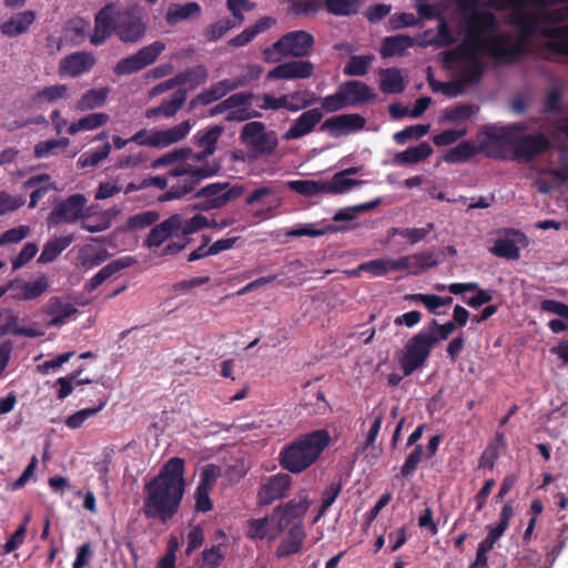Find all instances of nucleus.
Here are the masks:
<instances>
[{"instance_id": "obj_27", "label": "nucleus", "mask_w": 568, "mask_h": 568, "mask_svg": "<svg viewBox=\"0 0 568 568\" xmlns=\"http://www.w3.org/2000/svg\"><path fill=\"white\" fill-rule=\"evenodd\" d=\"M186 98L187 89H178L170 99L163 100L159 106L148 109L145 118L153 119L160 115L172 118L184 105Z\"/></svg>"}, {"instance_id": "obj_64", "label": "nucleus", "mask_w": 568, "mask_h": 568, "mask_svg": "<svg viewBox=\"0 0 568 568\" xmlns=\"http://www.w3.org/2000/svg\"><path fill=\"white\" fill-rule=\"evenodd\" d=\"M424 455V448L422 445H415L414 449L407 455L403 466L400 467V475L403 477H409L415 474L418 464L420 463Z\"/></svg>"}, {"instance_id": "obj_34", "label": "nucleus", "mask_w": 568, "mask_h": 568, "mask_svg": "<svg viewBox=\"0 0 568 568\" xmlns=\"http://www.w3.org/2000/svg\"><path fill=\"white\" fill-rule=\"evenodd\" d=\"M74 241L72 234L49 240L42 248L38 263L47 264L53 262Z\"/></svg>"}, {"instance_id": "obj_19", "label": "nucleus", "mask_w": 568, "mask_h": 568, "mask_svg": "<svg viewBox=\"0 0 568 568\" xmlns=\"http://www.w3.org/2000/svg\"><path fill=\"white\" fill-rule=\"evenodd\" d=\"M0 287L6 290V293L11 292L12 297L16 300L30 301L41 296L48 290V280L44 275L34 282L16 278Z\"/></svg>"}, {"instance_id": "obj_31", "label": "nucleus", "mask_w": 568, "mask_h": 568, "mask_svg": "<svg viewBox=\"0 0 568 568\" xmlns=\"http://www.w3.org/2000/svg\"><path fill=\"white\" fill-rule=\"evenodd\" d=\"M36 20V13L32 10L19 12L0 24L1 32L7 37H18L28 31Z\"/></svg>"}, {"instance_id": "obj_26", "label": "nucleus", "mask_w": 568, "mask_h": 568, "mask_svg": "<svg viewBox=\"0 0 568 568\" xmlns=\"http://www.w3.org/2000/svg\"><path fill=\"white\" fill-rule=\"evenodd\" d=\"M306 534L302 521H296L290 528L287 536L283 539L276 549L278 558L288 557L300 552L303 548Z\"/></svg>"}, {"instance_id": "obj_36", "label": "nucleus", "mask_w": 568, "mask_h": 568, "mask_svg": "<svg viewBox=\"0 0 568 568\" xmlns=\"http://www.w3.org/2000/svg\"><path fill=\"white\" fill-rule=\"evenodd\" d=\"M109 94V87L90 89L75 102V109L78 111H90L101 108L105 104Z\"/></svg>"}, {"instance_id": "obj_1", "label": "nucleus", "mask_w": 568, "mask_h": 568, "mask_svg": "<svg viewBox=\"0 0 568 568\" xmlns=\"http://www.w3.org/2000/svg\"><path fill=\"white\" fill-rule=\"evenodd\" d=\"M458 8L464 13L466 23L465 37L462 44L466 51L480 53L486 50L498 63H514L526 53L524 44L519 41L506 45V38L493 34L498 29V21L489 11H478L483 0H456Z\"/></svg>"}, {"instance_id": "obj_52", "label": "nucleus", "mask_w": 568, "mask_h": 568, "mask_svg": "<svg viewBox=\"0 0 568 568\" xmlns=\"http://www.w3.org/2000/svg\"><path fill=\"white\" fill-rule=\"evenodd\" d=\"M373 55H352L344 67V74L349 77H362L368 71Z\"/></svg>"}, {"instance_id": "obj_62", "label": "nucleus", "mask_w": 568, "mask_h": 568, "mask_svg": "<svg viewBox=\"0 0 568 568\" xmlns=\"http://www.w3.org/2000/svg\"><path fill=\"white\" fill-rule=\"evenodd\" d=\"M160 219V214L156 211H144L134 214L128 220V227L131 230H141L153 225Z\"/></svg>"}, {"instance_id": "obj_17", "label": "nucleus", "mask_w": 568, "mask_h": 568, "mask_svg": "<svg viewBox=\"0 0 568 568\" xmlns=\"http://www.w3.org/2000/svg\"><path fill=\"white\" fill-rule=\"evenodd\" d=\"M245 81L241 79H223L213 83L210 88L201 91L189 102V111L195 110L199 105H209L221 100L230 92L243 87Z\"/></svg>"}, {"instance_id": "obj_15", "label": "nucleus", "mask_w": 568, "mask_h": 568, "mask_svg": "<svg viewBox=\"0 0 568 568\" xmlns=\"http://www.w3.org/2000/svg\"><path fill=\"white\" fill-rule=\"evenodd\" d=\"M85 204L87 197L81 193L72 194L59 202L47 217L49 227L58 226L61 223H74L82 219Z\"/></svg>"}, {"instance_id": "obj_20", "label": "nucleus", "mask_w": 568, "mask_h": 568, "mask_svg": "<svg viewBox=\"0 0 568 568\" xmlns=\"http://www.w3.org/2000/svg\"><path fill=\"white\" fill-rule=\"evenodd\" d=\"M314 64L306 60H292L281 63L267 73L270 80L308 79L313 75Z\"/></svg>"}, {"instance_id": "obj_12", "label": "nucleus", "mask_w": 568, "mask_h": 568, "mask_svg": "<svg viewBox=\"0 0 568 568\" xmlns=\"http://www.w3.org/2000/svg\"><path fill=\"white\" fill-rule=\"evenodd\" d=\"M314 42V37L307 31H290L283 34L276 42H274L272 48L265 49L264 53L268 54L275 51L282 57H294L302 59L310 55Z\"/></svg>"}, {"instance_id": "obj_50", "label": "nucleus", "mask_w": 568, "mask_h": 568, "mask_svg": "<svg viewBox=\"0 0 568 568\" xmlns=\"http://www.w3.org/2000/svg\"><path fill=\"white\" fill-rule=\"evenodd\" d=\"M479 108L475 104H458L454 108H447L444 111V120L448 122L459 123L475 115Z\"/></svg>"}, {"instance_id": "obj_63", "label": "nucleus", "mask_w": 568, "mask_h": 568, "mask_svg": "<svg viewBox=\"0 0 568 568\" xmlns=\"http://www.w3.org/2000/svg\"><path fill=\"white\" fill-rule=\"evenodd\" d=\"M406 301L414 302V303H422L430 314L439 315V295L436 294H422V293H415V294H407L405 296Z\"/></svg>"}, {"instance_id": "obj_48", "label": "nucleus", "mask_w": 568, "mask_h": 568, "mask_svg": "<svg viewBox=\"0 0 568 568\" xmlns=\"http://www.w3.org/2000/svg\"><path fill=\"white\" fill-rule=\"evenodd\" d=\"M191 155V148L175 149L154 160L152 163V168H164L174 163H178V165L180 163H187L186 161L190 159Z\"/></svg>"}, {"instance_id": "obj_55", "label": "nucleus", "mask_w": 568, "mask_h": 568, "mask_svg": "<svg viewBox=\"0 0 568 568\" xmlns=\"http://www.w3.org/2000/svg\"><path fill=\"white\" fill-rule=\"evenodd\" d=\"M359 272H367L376 277L385 276L390 272L389 258H376L361 263L357 270L354 271V274Z\"/></svg>"}, {"instance_id": "obj_38", "label": "nucleus", "mask_w": 568, "mask_h": 568, "mask_svg": "<svg viewBox=\"0 0 568 568\" xmlns=\"http://www.w3.org/2000/svg\"><path fill=\"white\" fill-rule=\"evenodd\" d=\"M175 77L179 81V88L186 85L189 90H194L207 80L209 72L203 64H197L176 73Z\"/></svg>"}, {"instance_id": "obj_45", "label": "nucleus", "mask_w": 568, "mask_h": 568, "mask_svg": "<svg viewBox=\"0 0 568 568\" xmlns=\"http://www.w3.org/2000/svg\"><path fill=\"white\" fill-rule=\"evenodd\" d=\"M477 154L476 146L465 141L459 143L457 146L449 149L444 155V160L447 163H464Z\"/></svg>"}, {"instance_id": "obj_21", "label": "nucleus", "mask_w": 568, "mask_h": 568, "mask_svg": "<svg viewBox=\"0 0 568 568\" xmlns=\"http://www.w3.org/2000/svg\"><path fill=\"white\" fill-rule=\"evenodd\" d=\"M322 119L323 111L318 108L304 111L283 134V139L297 140L312 133Z\"/></svg>"}, {"instance_id": "obj_33", "label": "nucleus", "mask_w": 568, "mask_h": 568, "mask_svg": "<svg viewBox=\"0 0 568 568\" xmlns=\"http://www.w3.org/2000/svg\"><path fill=\"white\" fill-rule=\"evenodd\" d=\"M433 153V148L428 142H422L416 146H409L403 152L396 153L393 162L395 165H407L424 161Z\"/></svg>"}, {"instance_id": "obj_9", "label": "nucleus", "mask_w": 568, "mask_h": 568, "mask_svg": "<svg viewBox=\"0 0 568 568\" xmlns=\"http://www.w3.org/2000/svg\"><path fill=\"white\" fill-rule=\"evenodd\" d=\"M436 345L435 332L420 331L410 337L405 344L404 353L399 358L404 376H409L416 369L423 367Z\"/></svg>"}, {"instance_id": "obj_43", "label": "nucleus", "mask_w": 568, "mask_h": 568, "mask_svg": "<svg viewBox=\"0 0 568 568\" xmlns=\"http://www.w3.org/2000/svg\"><path fill=\"white\" fill-rule=\"evenodd\" d=\"M364 183L365 181L363 180L348 179L345 178L343 173L337 172L329 181L323 182L324 193L343 194L351 190L353 186H358Z\"/></svg>"}, {"instance_id": "obj_58", "label": "nucleus", "mask_w": 568, "mask_h": 568, "mask_svg": "<svg viewBox=\"0 0 568 568\" xmlns=\"http://www.w3.org/2000/svg\"><path fill=\"white\" fill-rule=\"evenodd\" d=\"M69 145V139L62 138L59 140L51 139L41 141L36 144L34 146V156L37 159H43L48 158L49 155L53 154L54 151L59 148L64 149Z\"/></svg>"}, {"instance_id": "obj_61", "label": "nucleus", "mask_w": 568, "mask_h": 568, "mask_svg": "<svg viewBox=\"0 0 568 568\" xmlns=\"http://www.w3.org/2000/svg\"><path fill=\"white\" fill-rule=\"evenodd\" d=\"M529 4V0H483V7L494 9L496 11H505L513 9L511 14L525 11L524 7Z\"/></svg>"}, {"instance_id": "obj_44", "label": "nucleus", "mask_w": 568, "mask_h": 568, "mask_svg": "<svg viewBox=\"0 0 568 568\" xmlns=\"http://www.w3.org/2000/svg\"><path fill=\"white\" fill-rule=\"evenodd\" d=\"M568 541V525L564 524L561 528L556 532V541L554 545L545 546L546 560L548 562L547 568H551L557 558L565 549Z\"/></svg>"}, {"instance_id": "obj_29", "label": "nucleus", "mask_w": 568, "mask_h": 568, "mask_svg": "<svg viewBox=\"0 0 568 568\" xmlns=\"http://www.w3.org/2000/svg\"><path fill=\"white\" fill-rule=\"evenodd\" d=\"M44 312L51 317L48 323L49 326L59 327L63 325L70 316L78 313V308L71 303H64L60 297H51Z\"/></svg>"}, {"instance_id": "obj_60", "label": "nucleus", "mask_w": 568, "mask_h": 568, "mask_svg": "<svg viewBox=\"0 0 568 568\" xmlns=\"http://www.w3.org/2000/svg\"><path fill=\"white\" fill-rule=\"evenodd\" d=\"M429 131L428 124H415L406 126L404 130L398 131L394 134V141L397 144H405L408 140L419 139L426 135Z\"/></svg>"}, {"instance_id": "obj_7", "label": "nucleus", "mask_w": 568, "mask_h": 568, "mask_svg": "<svg viewBox=\"0 0 568 568\" xmlns=\"http://www.w3.org/2000/svg\"><path fill=\"white\" fill-rule=\"evenodd\" d=\"M568 20V6L552 10L540 9V11H520L510 14L509 23L516 27L523 38L540 36L545 27L542 24L564 23Z\"/></svg>"}, {"instance_id": "obj_13", "label": "nucleus", "mask_w": 568, "mask_h": 568, "mask_svg": "<svg viewBox=\"0 0 568 568\" xmlns=\"http://www.w3.org/2000/svg\"><path fill=\"white\" fill-rule=\"evenodd\" d=\"M164 50V42L154 41L149 45L142 47L135 53L118 61L113 71L119 77L136 73L153 64Z\"/></svg>"}, {"instance_id": "obj_57", "label": "nucleus", "mask_w": 568, "mask_h": 568, "mask_svg": "<svg viewBox=\"0 0 568 568\" xmlns=\"http://www.w3.org/2000/svg\"><path fill=\"white\" fill-rule=\"evenodd\" d=\"M318 100H321V110L327 113L337 112L339 110L348 108L344 93L339 85L335 93L326 95L324 98H318Z\"/></svg>"}, {"instance_id": "obj_49", "label": "nucleus", "mask_w": 568, "mask_h": 568, "mask_svg": "<svg viewBox=\"0 0 568 568\" xmlns=\"http://www.w3.org/2000/svg\"><path fill=\"white\" fill-rule=\"evenodd\" d=\"M490 253L495 256L514 261L520 257L519 247L516 245L514 240L508 237L497 239L494 246L490 248Z\"/></svg>"}, {"instance_id": "obj_59", "label": "nucleus", "mask_w": 568, "mask_h": 568, "mask_svg": "<svg viewBox=\"0 0 568 568\" xmlns=\"http://www.w3.org/2000/svg\"><path fill=\"white\" fill-rule=\"evenodd\" d=\"M68 94V87L65 84H55L45 87L42 90L38 91L33 97V101L38 102L40 100L47 102H54L60 99H65Z\"/></svg>"}, {"instance_id": "obj_37", "label": "nucleus", "mask_w": 568, "mask_h": 568, "mask_svg": "<svg viewBox=\"0 0 568 568\" xmlns=\"http://www.w3.org/2000/svg\"><path fill=\"white\" fill-rule=\"evenodd\" d=\"M276 526L272 523L271 517H263L257 519H250L247 521L246 535L251 539L263 540L268 538L273 540L278 536H273Z\"/></svg>"}, {"instance_id": "obj_5", "label": "nucleus", "mask_w": 568, "mask_h": 568, "mask_svg": "<svg viewBox=\"0 0 568 568\" xmlns=\"http://www.w3.org/2000/svg\"><path fill=\"white\" fill-rule=\"evenodd\" d=\"M220 170L221 166L217 163H204L200 166L180 163L169 171L170 189L160 195L159 201L168 202L192 193L201 181L216 175Z\"/></svg>"}, {"instance_id": "obj_3", "label": "nucleus", "mask_w": 568, "mask_h": 568, "mask_svg": "<svg viewBox=\"0 0 568 568\" xmlns=\"http://www.w3.org/2000/svg\"><path fill=\"white\" fill-rule=\"evenodd\" d=\"M146 23L138 7L119 9L114 2L103 6L94 16L93 45L103 44L113 33L123 43H136L143 39Z\"/></svg>"}, {"instance_id": "obj_42", "label": "nucleus", "mask_w": 568, "mask_h": 568, "mask_svg": "<svg viewBox=\"0 0 568 568\" xmlns=\"http://www.w3.org/2000/svg\"><path fill=\"white\" fill-rule=\"evenodd\" d=\"M223 132V126L213 125L205 131H199L194 135V143L199 148L206 150V153H214L216 151V143Z\"/></svg>"}, {"instance_id": "obj_18", "label": "nucleus", "mask_w": 568, "mask_h": 568, "mask_svg": "<svg viewBox=\"0 0 568 568\" xmlns=\"http://www.w3.org/2000/svg\"><path fill=\"white\" fill-rule=\"evenodd\" d=\"M292 478L288 474H276L266 478L261 485L257 499L258 505L266 506L284 497L291 487Z\"/></svg>"}, {"instance_id": "obj_25", "label": "nucleus", "mask_w": 568, "mask_h": 568, "mask_svg": "<svg viewBox=\"0 0 568 568\" xmlns=\"http://www.w3.org/2000/svg\"><path fill=\"white\" fill-rule=\"evenodd\" d=\"M134 263L135 260L132 256H124L110 262L90 278V281L85 284V291L90 293L93 292L111 276L124 268L132 266Z\"/></svg>"}, {"instance_id": "obj_14", "label": "nucleus", "mask_w": 568, "mask_h": 568, "mask_svg": "<svg viewBox=\"0 0 568 568\" xmlns=\"http://www.w3.org/2000/svg\"><path fill=\"white\" fill-rule=\"evenodd\" d=\"M310 507L307 495H301L298 499H292L286 504L278 505L274 508L271 520L275 524L276 530L273 536H280L294 521H302Z\"/></svg>"}, {"instance_id": "obj_16", "label": "nucleus", "mask_w": 568, "mask_h": 568, "mask_svg": "<svg viewBox=\"0 0 568 568\" xmlns=\"http://www.w3.org/2000/svg\"><path fill=\"white\" fill-rule=\"evenodd\" d=\"M365 124L366 119L363 115L346 113L326 119L320 130L327 132L332 138H339L363 130Z\"/></svg>"}, {"instance_id": "obj_47", "label": "nucleus", "mask_w": 568, "mask_h": 568, "mask_svg": "<svg viewBox=\"0 0 568 568\" xmlns=\"http://www.w3.org/2000/svg\"><path fill=\"white\" fill-rule=\"evenodd\" d=\"M286 185L290 190L304 196H315L324 193V185L322 181L292 180L287 181Z\"/></svg>"}, {"instance_id": "obj_24", "label": "nucleus", "mask_w": 568, "mask_h": 568, "mask_svg": "<svg viewBox=\"0 0 568 568\" xmlns=\"http://www.w3.org/2000/svg\"><path fill=\"white\" fill-rule=\"evenodd\" d=\"M179 222L173 214L161 223L154 225L144 241L146 247H159L168 239L180 237L178 231Z\"/></svg>"}, {"instance_id": "obj_41", "label": "nucleus", "mask_w": 568, "mask_h": 568, "mask_svg": "<svg viewBox=\"0 0 568 568\" xmlns=\"http://www.w3.org/2000/svg\"><path fill=\"white\" fill-rule=\"evenodd\" d=\"M108 403V397L105 395L101 396L99 398V405L93 408H84L75 412L74 414L67 417L64 424L70 429H78L80 428L84 422L94 415H97L99 412H101Z\"/></svg>"}, {"instance_id": "obj_28", "label": "nucleus", "mask_w": 568, "mask_h": 568, "mask_svg": "<svg viewBox=\"0 0 568 568\" xmlns=\"http://www.w3.org/2000/svg\"><path fill=\"white\" fill-rule=\"evenodd\" d=\"M540 37L550 40L545 44L547 50L568 57V23L558 27H545Z\"/></svg>"}, {"instance_id": "obj_8", "label": "nucleus", "mask_w": 568, "mask_h": 568, "mask_svg": "<svg viewBox=\"0 0 568 568\" xmlns=\"http://www.w3.org/2000/svg\"><path fill=\"white\" fill-rule=\"evenodd\" d=\"M244 191V186L240 184L231 185L229 182L210 183L194 194L196 200L194 209L202 212L222 209L241 197Z\"/></svg>"}, {"instance_id": "obj_35", "label": "nucleus", "mask_w": 568, "mask_h": 568, "mask_svg": "<svg viewBox=\"0 0 568 568\" xmlns=\"http://www.w3.org/2000/svg\"><path fill=\"white\" fill-rule=\"evenodd\" d=\"M173 216L179 222L178 231L180 237L189 239V235L212 226L210 219L202 214L184 217L182 214L176 213Z\"/></svg>"}, {"instance_id": "obj_6", "label": "nucleus", "mask_w": 568, "mask_h": 568, "mask_svg": "<svg viewBox=\"0 0 568 568\" xmlns=\"http://www.w3.org/2000/svg\"><path fill=\"white\" fill-rule=\"evenodd\" d=\"M489 140L498 146L511 148V159L524 163L531 162L537 155L546 153L551 148L549 139L541 132L516 136L509 130H503L490 134Z\"/></svg>"}, {"instance_id": "obj_32", "label": "nucleus", "mask_w": 568, "mask_h": 568, "mask_svg": "<svg viewBox=\"0 0 568 568\" xmlns=\"http://www.w3.org/2000/svg\"><path fill=\"white\" fill-rule=\"evenodd\" d=\"M192 124L189 120L166 130L155 131L154 143L156 148H165L183 140L191 131Z\"/></svg>"}, {"instance_id": "obj_51", "label": "nucleus", "mask_w": 568, "mask_h": 568, "mask_svg": "<svg viewBox=\"0 0 568 568\" xmlns=\"http://www.w3.org/2000/svg\"><path fill=\"white\" fill-rule=\"evenodd\" d=\"M325 9L328 13L339 17H347L357 13V0H325Z\"/></svg>"}, {"instance_id": "obj_40", "label": "nucleus", "mask_w": 568, "mask_h": 568, "mask_svg": "<svg viewBox=\"0 0 568 568\" xmlns=\"http://www.w3.org/2000/svg\"><path fill=\"white\" fill-rule=\"evenodd\" d=\"M412 44L413 40L409 36L386 37L382 43L381 54L383 58L403 55Z\"/></svg>"}, {"instance_id": "obj_23", "label": "nucleus", "mask_w": 568, "mask_h": 568, "mask_svg": "<svg viewBox=\"0 0 568 568\" xmlns=\"http://www.w3.org/2000/svg\"><path fill=\"white\" fill-rule=\"evenodd\" d=\"M348 106L367 104L376 99V93L359 80H348L339 84Z\"/></svg>"}, {"instance_id": "obj_56", "label": "nucleus", "mask_w": 568, "mask_h": 568, "mask_svg": "<svg viewBox=\"0 0 568 568\" xmlns=\"http://www.w3.org/2000/svg\"><path fill=\"white\" fill-rule=\"evenodd\" d=\"M236 27V21L232 19H221L212 24H210L204 30V38L207 41H217L221 39L227 31L232 30Z\"/></svg>"}, {"instance_id": "obj_2", "label": "nucleus", "mask_w": 568, "mask_h": 568, "mask_svg": "<svg viewBox=\"0 0 568 568\" xmlns=\"http://www.w3.org/2000/svg\"><path fill=\"white\" fill-rule=\"evenodd\" d=\"M185 462L170 458L159 474L144 485L142 511L146 519L166 524L178 513L185 493Z\"/></svg>"}, {"instance_id": "obj_11", "label": "nucleus", "mask_w": 568, "mask_h": 568, "mask_svg": "<svg viewBox=\"0 0 568 568\" xmlns=\"http://www.w3.org/2000/svg\"><path fill=\"white\" fill-rule=\"evenodd\" d=\"M241 140L255 158L272 154L278 145L276 134L267 132L265 124L258 121L248 122L242 128Z\"/></svg>"}, {"instance_id": "obj_53", "label": "nucleus", "mask_w": 568, "mask_h": 568, "mask_svg": "<svg viewBox=\"0 0 568 568\" xmlns=\"http://www.w3.org/2000/svg\"><path fill=\"white\" fill-rule=\"evenodd\" d=\"M222 475V469L215 464H206L202 467L200 473V481L196 486L199 489L212 491L216 485L217 479Z\"/></svg>"}, {"instance_id": "obj_39", "label": "nucleus", "mask_w": 568, "mask_h": 568, "mask_svg": "<svg viewBox=\"0 0 568 568\" xmlns=\"http://www.w3.org/2000/svg\"><path fill=\"white\" fill-rule=\"evenodd\" d=\"M381 90L384 93L397 94L405 90L404 79L400 70L388 68L381 70Z\"/></svg>"}, {"instance_id": "obj_30", "label": "nucleus", "mask_w": 568, "mask_h": 568, "mask_svg": "<svg viewBox=\"0 0 568 568\" xmlns=\"http://www.w3.org/2000/svg\"><path fill=\"white\" fill-rule=\"evenodd\" d=\"M202 8L195 1L185 3H171L165 13V21L170 26L201 16Z\"/></svg>"}, {"instance_id": "obj_22", "label": "nucleus", "mask_w": 568, "mask_h": 568, "mask_svg": "<svg viewBox=\"0 0 568 568\" xmlns=\"http://www.w3.org/2000/svg\"><path fill=\"white\" fill-rule=\"evenodd\" d=\"M94 64L95 58L91 52H74L61 60L59 72L61 75L75 78L89 72Z\"/></svg>"}, {"instance_id": "obj_46", "label": "nucleus", "mask_w": 568, "mask_h": 568, "mask_svg": "<svg viewBox=\"0 0 568 568\" xmlns=\"http://www.w3.org/2000/svg\"><path fill=\"white\" fill-rule=\"evenodd\" d=\"M435 230L434 223H427L424 227H407L398 229L393 227L389 233L392 235H399L408 241L409 244L414 245L423 240Z\"/></svg>"}, {"instance_id": "obj_10", "label": "nucleus", "mask_w": 568, "mask_h": 568, "mask_svg": "<svg viewBox=\"0 0 568 568\" xmlns=\"http://www.w3.org/2000/svg\"><path fill=\"white\" fill-rule=\"evenodd\" d=\"M465 61L466 64L460 70L459 80L464 87L478 84L484 75L485 65L480 59V53L466 51L464 48H454L444 55L446 64H456Z\"/></svg>"}, {"instance_id": "obj_4", "label": "nucleus", "mask_w": 568, "mask_h": 568, "mask_svg": "<svg viewBox=\"0 0 568 568\" xmlns=\"http://www.w3.org/2000/svg\"><path fill=\"white\" fill-rule=\"evenodd\" d=\"M331 443L326 429H316L285 445L278 455L280 465L292 474H301L317 462Z\"/></svg>"}, {"instance_id": "obj_54", "label": "nucleus", "mask_w": 568, "mask_h": 568, "mask_svg": "<svg viewBox=\"0 0 568 568\" xmlns=\"http://www.w3.org/2000/svg\"><path fill=\"white\" fill-rule=\"evenodd\" d=\"M111 144L109 142L104 143L102 146L91 150L89 152L83 153L79 158V165L81 168L88 166H97L101 161L106 159L111 152Z\"/></svg>"}]
</instances>
